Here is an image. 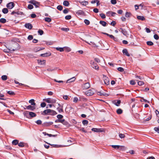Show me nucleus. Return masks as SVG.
Here are the masks:
<instances>
[{"instance_id":"47","label":"nucleus","mask_w":159,"mask_h":159,"mask_svg":"<svg viewBox=\"0 0 159 159\" xmlns=\"http://www.w3.org/2000/svg\"><path fill=\"white\" fill-rule=\"evenodd\" d=\"M61 30L65 32H67L69 30V29L68 28H61Z\"/></svg>"},{"instance_id":"7","label":"nucleus","mask_w":159,"mask_h":159,"mask_svg":"<svg viewBox=\"0 0 159 159\" xmlns=\"http://www.w3.org/2000/svg\"><path fill=\"white\" fill-rule=\"evenodd\" d=\"M92 131L96 132H101L103 131L102 129H99L97 128H93L92 129Z\"/></svg>"},{"instance_id":"18","label":"nucleus","mask_w":159,"mask_h":159,"mask_svg":"<svg viewBox=\"0 0 159 159\" xmlns=\"http://www.w3.org/2000/svg\"><path fill=\"white\" fill-rule=\"evenodd\" d=\"M117 102H116V101H115L114 102V104L116 105L117 106H119L120 105V104L121 103V101L120 100H117Z\"/></svg>"},{"instance_id":"4","label":"nucleus","mask_w":159,"mask_h":159,"mask_svg":"<svg viewBox=\"0 0 159 159\" xmlns=\"http://www.w3.org/2000/svg\"><path fill=\"white\" fill-rule=\"evenodd\" d=\"M95 92L94 89H92L87 91L86 92V94L88 96H91L93 95Z\"/></svg>"},{"instance_id":"19","label":"nucleus","mask_w":159,"mask_h":159,"mask_svg":"<svg viewBox=\"0 0 159 159\" xmlns=\"http://www.w3.org/2000/svg\"><path fill=\"white\" fill-rule=\"evenodd\" d=\"M36 116V114L33 112H29V118L30 117H34Z\"/></svg>"},{"instance_id":"52","label":"nucleus","mask_w":159,"mask_h":159,"mask_svg":"<svg viewBox=\"0 0 159 159\" xmlns=\"http://www.w3.org/2000/svg\"><path fill=\"white\" fill-rule=\"evenodd\" d=\"M84 22L86 25H89L90 24V21L87 19H85L84 20Z\"/></svg>"},{"instance_id":"39","label":"nucleus","mask_w":159,"mask_h":159,"mask_svg":"<svg viewBox=\"0 0 159 159\" xmlns=\"http://www.w3.org/2000/svg\"><path fill=\"white\" fill-rule=\"evenodd\" d=\"M80 3L83 6H86L88 4V2L87 1L82 2H80Z\"/></svg>"},{"instance_id":"64","label":"nucleus","mask_w":159,"mask_h":159,"mask_svg":"<svg viewBox=\"0 0 159 159\" xmlns=\"http://www.w3.org/2000/svg\"><path fill=\"white\" fill-rule=\"evenodd\" d=\"M78 99L77 97H75L73 98V101L74 102L76 103L77 102Z\"/></svg>"},{"instance_id":"56","label":"nucleus","mask_w":159,"mask_h":159,"mask_svg":"<svg viewBox=\"0 0 159 159\" xmlns=\"http://www.w3.org/2000/svg\"><path fill=\"white\" fill-rule=\"evenodd\" d=\"M119 136L120 138H124L125 137V135L124 134H119Z\"/></svg>"},{"instance_id":"40","label":"nucleus","mask_w":159,"mask_h":159,"mask_svg":"<svg viewBox=\"0 0 159 159\" xmlns=\"http://www.w3.org/2000/svg\"><path fill=\"white\" fill-rule=\"evenodd\" d=\"M45 142L46 143H47L48 144L52 146L53 147H54V148H58V147L59 145H56V144H50L49 143H47L46 142Z\"/></svg>"},{"instance_id":"43","label":"nucleus","mask_w":159,"mask_h":159,"mask_svg":"<svg viewBox=\"0 0 159 159\" xmlns=\"http://www.w3.org/2000/svg\"><path fill=\"white\" fill-rule=\"evenodd\" d=\"M7 93L10 95H12L15 94V93L14 92L12 91H7Z\"/></svg>"},{"instance_id":"3","label":"nucleus","mask_w":159,"mask_h":159,"mask_svg":"<svg viewBox=\"0 0 159 159\" xmlns=\"http://www.w3.org/2000/svg\"><path fill=\"white\" fill-rule=\"evenodd\" d=\"M44 101L48 103H56V100L54 99H52L51 98H45L43 99Z\"/></svg>"},{"instance_id":"8","label":"nucleus","mask_w":159,"mask_h":159,"mask_svg":"<svg viewBox=\"0 0 159 159\" xmlns=\"http://www.w3.org/2000/svg\"><path fill=\"white\" fill-rule=\"evenodd\" d=\"M26 108H24V109H27L28 110H30L31 111H33L35 109V107L34 106H32L31 105H29L28 106H25Z\"/></svg>"},{"instance_id":"32","label":"nucleus","mask_w":159,"mask_h":159,"mask_svg":"<svg viewBox=\"0 0 159 159\" xmlns=\"http://www.w3.org/2000/svg\"><path fill=\"white\" fill-rule=\"evenodd\" d=\"M116 112L118 114H120L123 112V111L120 108L116 110Z\"/></svg>"},{"instance_id":"21","label":"nucleus","mask_w":159,"mask_h":159,"mask_svg":"<svg viewBox=\"0 0 159 159\" xmlns=\"http://www.w3.org/2000/svg\"><path fill=\"white\" fill-rule=\"evenodd\" d=\"M53 124V122H46L44 123V125L48 126H50Z\"/></svg>"},{"instance_id":"26","label":"nucleus","mask_w":159,"mask_h":159,"mask_svg":"<svg viewBox=\"0 0 159 159\" xmlns=\"http://www.w3.org/2000/svg\"><path fill=\"white\" fill-rule=\"evenodd\" d=\"M19 143V141L16 139H15L13 140L12 142V144L14 145H16L17 144H18Z\"/></svg>"},{"instance_id":"31","label":"nucleus","mask_w":159,"mask_h":159,"mask_svg":"<svg viewBox=\"0 0 159 159\" xmlns=\"http://www.w3.org/2000/svg\"><path fill=\"white\" fill-rule=\"evenodd\" d=\"M25 143L22 142H20V143H18V145L19 147H22L24 146Z\"/></svg>"},{"instance_id":"60","label":"nucleus","mask_w":159,"mask_h":159,"mask_svg":"<svg viewBox=\"0 0 159 159\" xmlns=\"http://www.w3.org/2000/svg\"><path fill=\"white\" fill-rule=\"evenodd\" d=\"M99 15L102 19H104L106 18L105 15L104 14H100Z\"/></svg>"},{"instance_id":"55","label":"nucleus","mask_w":159,"mask_h":159,"mask_svg":"<svg viewBox=\"0 0 159 159\" xmlns=\"http://www.w3.org/2000/svg\"><path fill=\"white\" fill-rule=\"evenodd\" d=\"M117 70L120 72H123L124 70V69L121 67H119L118 68Z\"/></svg>"},{"instance_id":"41","label":"nucleus","mask_w":159,"mask_h":159,"mask_svg":"<svg viewBox=\"0 0 159 159\" xmlns=\"http://www.w3.org/2000/svg\"><path fill=\"white\" fill-rule=\"evenodd\" d=\"M63 106H62L61 107V108H60L59 107H57V110L58 111L59 113H61V112H63V110L62 109Z\"/></svg>"},{"instance_id":"2","label":"nucleus","mask_w":159,"mask_h":159,"mask_svg":"<svg viewBox=\"0 0 159 159\" xmlns=\"http://www.w3.org/2000/svg\"><path fill=\"white\" fill-rule=\"evenodd\" d=\"M57 114V113L55 111L50 109L45 110L41 113V114L43 115H50L52 116H54Z\"/></svg>"},{"instance_id":"36","label":"nucleus","mask_w":159,"mask_h":159,"mask_svg":"<svg viewBox=\"0 0 159 159\" xmlns=\"http://www.w3.org/2000/svg\"><path fill=\"white\" fill-rule=\"evenodd\" d=\"M104 83L107 85H108L109 84V81L108 78L104 80Z\"/></svg>"},{"instance_id":"57","label":"nucleus","mask_w":159,"mask_h":159,"mask_svg":"<svg viewBox=\"0 0 159 159\" xmlns=\"http://www.w3.org/2000/svg\"><path fill=\"white\" fill-rule=\"evenodd\" d=\"M28 8L29 9H32L34 8V7L32 5L30 4L28 5Z\"/></svg>"},{"instance_id":"22","label":"nucleus","mask_w":159,"mask_h":159,"mask_svg":"<svg viewBox=\"0 0 159 159\" xmlns=\"http://www.w3.org/2000/svg\"><path fill=\"white\" fill-rule=\"evenodd\" d=\"M137 19L139 20H141L142 21H143V20H144L145 19L144 16H137Z\"/></svg>"},{"instance_id":"50","label":"nucleus","mask_w":159,"mask_h":159,"mask_svg":"<svg viewBox=\"0 0 159 159\" xmlns=\"http://www.w3.org/2000/svg\"><path fill=\"white\" fill-rule=\"evenodd\" d=\"M140 101L142 102L143 101H144V102H147L148 103H149L150 102L149 101H148V100L145 99H144L143 98H142Z\"/></svg>"},{"instance_id":"17","label":"nucleus","mask_w":159,"mask_h":159,"mask_svg":"<svg viewBox=\"0 0 159 159\" xmlns=\"http://www.w3.org/2000/svg\"><path fill=\"white\" fill-rule=\"evenodd\" d=\"M29 112H30L28 111H25L23 113V114L27 118H29Z\"/></svg>"},{"instance_id":"49","label":"nucleus","mask_w":159,"mask_h":159,"mask_svg":"<svg viewBox=\"0 0 159 159\" xmlns=\"http://www.w3.org/2000/svg\"><path fill=\"white\" fill-rule=\"evenodd\" d=\"M71 15H67L65 16V19L67 20H69L71 19Z\"/></svg>"},{"instance_id":"5","label":"nucleus","mask_w":159,"mask_h":159,"mask_svg":"<svg viewBox=\"0 0 159 159\" xmlns=\"http://www.w3.org/2000/svg\"><path fill=\"white\" fill-rule=\"evenodd\" d=\"M15 4L12 2H10L6 5L7 7L9 9H12L15 6Z\"/></svg>"},{"instance_id":"1","label":"nucleus","mask_w":159,"mask_h":159,"mask_svg":"<svg viewBox=\"0 0 159 159\" xmlns=\"http://www.w3.org/2000/svg\"><path fill=\"white\" fill-rule=\"evenodd\" d=\"M9 50L11 51H17L20 48L19 44L16 42H13L10 45L9 47Z\"/></svg>"},{"instance_id":"30","label":"nucleus","mask_w":159,"mask_h":159,"mask_svg":"<svg viewBox=\"0 0 159 159\" xmlns=\"http://www.w3.org/2000/svg\"><path fill=\"white\" fill-rule=\"evenodd\" d=\"M69 3L68 1H65L63 2V4L65 6H68L69 5Z\"/></svg>"},{"instance_id":"16","label":"nucleus","mask_w":159,"mask_h":159,"mask_svg":"<svg viewBox=\"0 0 159 159\" xmlns=\"http://www.w3.org/2000/svg\"><path fill=\"white\" fill-rule=\"evenodd\" d=\"M57 69V68H54L53 67H49L47 69V70L49 72H52L53 71H54L55 70H56Z\"/></svg>"},{"instance_id":"15","label":"nucleus","mask_w":159,"mask_h":159,"mask_svg":"<svg viewBox=\"0 0 159 159\" xmlns=\"http://www.w3.org/2000/svg\"><path fill=\"white\" fill-rule=\"evenodd\" d=\"M122 52L125 55L129 57L130 56L129 54L128 53L127 50L126 49H124L122 50Z\"/></svg>"},{"instance_id":"54","label":"nucleus","mask_w":159,"mask_h":159,"mask_svg":"<svg viewBox=\"0 0 159 159\" xmlns=\"http://www.w3.org/2000/svg\"><path fill=\"white\" fill-rule=\"evenodd\" d=\"M131 14L130 12H126L125 14V16L127 17H130Z\"/></svg>"},{"instance_id":"14","label":"nucleus","mask_w":159,"mask_h":159,"mask_svg":"<svg viewBox=\"0 0 159 159\" xmlns=\"http://www.w3.org/2000/svg\"><path fill=\"white\" fill-rule=\"evenodd\" d=\"M106 14L108 16H109V15H111V16H115V15L116 14V13L115 12L111 11H108L107 12Z\"/></svg>"},{"instance_id":"46","label":"nucleus","mask_w":159,"mask_h":159,"mask_svg":"<svg viewBox=\"0 0 159 159\" xmlns=\"http://www.w3.org/2000/svg\"><path fill=\"white\" fill-rule=\"evenodd\" d=\"M137 81H138V80ZM138 84L139 85L141 86L144 84V83L143 81H138Z\"/></svg>"},{"instance_id":"61","label":"nucleus","mask_w":159,"mask_h":159,"mask_svg":"<svg viewBox=\"0 0 159 159\" xmlns=\"http://www.w3.org/2000/svg\"><path fill=\"white\" fill-rule=\"evenodd\" d=\"M40 106L41 107H45L46 106V104L44 102H43L41 103Z\"/></svg>"},{"instance_id":"6","label":"nucleus","mask_w":159,"mask_h":159,"mask_svg":"<svg viewBox=\"0 0 159 159\" xmlns=\"http://www.w3.org/2000/svg\"><path fill=\"white\" fill-rule=\"evenodd\" d=\"M90 87V84L89 83H86L82 85V88L84 90H86L88 89Z\"/></svg>"},{"instance_id":"44","label":"nucleus","mask_w":159,"mask_h":159,"mask_svg":"<svg viewBox=\"0 0 159 159\" xmlns=\"http://www.w3.org/2000/svg\"><path fill=\"white\" fill-rule=\"evenodd\" d=\"M57 9L60 11H61L63 9V7L61 5H58L57 7Z\"/></svg>"},{"instance_id":"24","label":"nucleus","mask_w":159,"mask_h":159,"mask_svg":"<svg viewBox=\"0 0 159 159\" xmlns=\"http://www.w3.org/2000/svg\"><path fill=\"white\" fill-rule=\"evenodd\" d=\"M2 12L4 14H6L8 13V10L7 8H4L2 9Z\"/></svg>"},{"instance_id":"35","label":"nucleus","mask_w":159,"mask_h":159,"mask_svg":"<svg viewBox=\"0 0 159 159\" xmlns=\"http://www.w3.org/2000/svg\"><path fill=\"white\" fill-rule=\"evenodd\" d=\"M1 78L3 81L6 80L7 78V76L6 75H3L2 76Z\"/></svg>"},{"instance_id":"29","label":"nucleus","mask_w":159,"mask_h":159,"mask_svg":"<svg viewBox=\"0 0 159 159\" xmlns=\"http://www.w3.org/2000/svg\"><path fill=\"white\" fill-rule=\"evenodd\" d=\"M99 23L103 26H106L107 25V23L105 21H100Z\"/></svg>"},{"instance_id":"62","label":"nucleus","mask_w":159,"mask_h":159,"mask_svg":"<svg viewBox=\"0 0 159 159\" xmlns=\"http://www.w3.org/2000/svg\"><path fill=\"white\" fill-rule=\"evenodd\" d=\"M154 38L156 40H158L159 38V36L157 34H155L154 35Z\"/></svg>"},{"instance_id":"53","label":"nucleus","mask_w":159,"mask_h":159,"mask_svg":"<svg viewBox=\"0 0 159 159\" xmlns=\"http://www.w3.org/2000/svg\"><path fill=\"white\" fill-rule=\"evenodd\" d=\"M92 67L95 69V70H98L99 69V67L97 65H96L95 66L93 65Z\"/></svg>"},{"instance_id":"20","label":"nucleus","mask_w":159,"mask_h":159,"mask_svg":"<svg viewBox=\"0 0 159 159\" xmlns=\"http://www.w3.org/2000/svg\"><path fill=\"white\" fill-rule=\"evenodd\" d=\"M75 80V77H73L67 80L66 83H69L74 81Z\"/></svg>"},{"instance_id":"12","label":"nucleus","mask_w":159,"mask_h":159,"mask_svg":"<svg viewBox=\"0 0 159 159\" xmlns=\"http://www.w3.org/2000/svg\"><path fill=\"white\" fill-rule=\"evenodd\" d=\"M78 15H84V11L82 10H79L75 12Z\"/></svg>"},{"instance_id":"58","label":"nucleus","mask_w":159,"mask_h":159,"mask_svg":"<svg viewBox=\"0 0 159 159\" xmlns=\"http://www.w3.org/2000/svg\"><path fill=\"white\" fill-rule=\"evenodd\" d=\"M36 123L39 125H41L42 124V122L41 120H39L36 121Z\"/></svg>"},{"instance_id":"27","label":"nucleus","mask_w":159,"mask_h":159,"mask_svg":"<svg viewBox=\"0 0 159 159\" xmlns=\"http://www.w3.org/2000/svg\"><path fill=\"white\" fill-rule=\"evenodd\" d=\"M56 49L57 50L59 51L60 52H62L64 51L63 48L57 47L56 48Z\"/></svg>"},{"instance_id":"45","label":"nucleus","mask_w":159,"mask_h":159,"mask_svg":"<svg viewBox=\"0 0 159 159\" xmlns=\"http://www.w3.org/2000/svg\"><path fill=\"white\" fill-rule=\"evenodd\" d=\"M147 44L149 46H152L153 45V43L152 41H148L147 42Z\"/></svg>"},{"instance_id":"37","label":"nucleus","mask_w":159,"mask_h":159,"mask_svg":"<svg viewBox=\"0 0 159 159\" xmlns=\"http://www.w3.org/2000/svg\"><path fill=\"white\" fill-rule=\"evenodd\" d=\"M44 20L45 21L48 22H50L51 21V19L49 17H46Z\"/></svg>"},{"instance_id":"23","label":"nucleus","mask_w":159,"mask_h":159,"mask_svg":"<svg viewBox=\"0 0 159 159\" xmlns=\"http://www.w3.org/2000/svg\"><path fill=\"white\" fill-rule=\"evenodd\" d=\"M34 99H31L29 101V102L32 105L35 106L36 105L35 103L34 102Z\"/></svg>"},{"instance_id":"34","label":"nucleus","mask_w":159,"mask_h":159,"mask_svg":"<svg viewBox=\"0 0 159 159\" xmlns=\"http://www.w3.org/2000/svg\"><path fill=\"white\" fill-rule=\"evenodd\" d=\"M111 146L112 148L117 149L119 148L120 147V146L118 145H112Z\"/></svg>"},{"instance_id":"51","label":"nucleus","mask_w":159,"mask_h":159,"mask_svg":"<svg viewBox=\"0 0 159 159\" xmlns=\"http://www.w3.org/2000/svg\"><path fill=\"white\" fill-rule=\"evenodd\" d=\"M38 33L40 35H42L43 34V30H39L38 31Z\"/></svg>"},{"instance_id":"10","label":"nucleus","mask_w":159,"mask_h":159,"mask_svg":"<svg viewBox=\"0 0 159 159\" xmlns=\"http://www.w3.org/2000/svg\"><path fill=\"white\" fill-rule=\"evenodd\" d=\"M15 14L18 15H24V13H23L22 12L20 11H13L11 13V15H14Z\"/></svg>"},{"instance_id":"11","label":"nucleus","mask_w":159,"mask_h":159,"mask_svg":"<svg viewBox=\"0 0 159 159\" xmlns=\"http://www.w3.org/2000/svg\"><path fill=\"white\" fill-rule=\"evenodd\" d=\"M51 53L50 52H46L43 54H41L40 55V56L43 57H47L51 56Z\"/></svg>"},{"instance_id":"48","label":"nucleus","mask_w":159,"mask_h":159,"mask_svg":"<svg viewBox=\"0 0 159 159\" xmlns=\"http://www.w3.org/2000/svg\"><path fill=\"white\" fill-rule=\"evenodd\" d=\"M88 121L87 120H84L82 121V123L84 125H86L88 124Z\"/></svg>"},{"instance_id":"25","label":"nucleus","mask_w":159,"mask_h":159,"mask_svg":"<svg viewBox=\"0 0 159 159\" xmlns=\"http://www.w3.org/2000/svg\"><path fill=\"white\" fill-rule=\"evenodd\" d=\"M38 62L39 64L41 65L45 64L46 62V61L45 60H43L42 61L41 60H38Z\"/></svg>"},{"instance_id":"38","label":"nucleus","mask_w":159,"mask_h":159,"mask_svg":"<svg viewBox=\"0 0 159 159\" xmlns=\"http://www.w3.org/2000/svg\"><path fill=\"white\" fill-rule=\"evenodd\" d=\"M120 150H122V151H125V150L127 148L124 146H120Z\"/></svg>"},{"instance_id":"42","label":"nucleus","mask_w":159,"mask_h":159,"mask_svg":"<svg viewBox=\"0 0 159 159\" xmlns=\"http://www.w3.org/2000/svg\"><path fill=\"white\" fill-rule=\"evenodd\" d=\"M40 5L39 2L36 1L35 2V4H34L33 5H34L36 8H37L39 7V5Z\"/></svg>"},{"instance_id":"28","label":"nucleus","mask_w":159,"mask_h":159,"mask_svg":"<svg viewBox=\"0 0 159 159\" xmlns=\"http://www.w3.org/2000/svg\"><path fill=\"white\" fill-rule=\"evenodd\" d=\"M97 94L98 95H101V96H102V95H103V96H106V95H108V94H107L106 93H102L101 91H100V92H97Z\"/></svg>"},{"instance_id":"63","label":"nucleus","mask_w":159,"mask_h":159,"mask_svg":"<svg viewBox=\"0 0 159 159\" xmlns=\"http://www.w3.org/2000/svg\"><path fill=\"white\" fill-rule=\"evenodd\" d=\"M130 83L131 85H134L136 83L134 80H131L130 81Z\"/></svg>"},{"instance_id":"9","label":"nucleus","mask_w":159,"mask_h":159,"mask_svg":"<svg viewBox=\"0 0 159 159\" xmlns=\"http://www.w3.org/2000/svg\"><path fill=\"white\" fill-rule=\"evenodd\" d=\"M25 27L29 30H31L33 28V25L30 23H26L25 25Z\"/></svg>"},{"instance_id":"13","label":"nucleus","mask_w":159,"mask_h":159,"mask_svg":"<svg viewBox=\"0 0 159 159\" xmlns=\"http://www.w3.org/2000/svg\"><path fill=\"white\" fill-rule=\"evenodd\" d=\"M119 31H120L125 36L127 34V32L125 29L120 28L119 30Z\"/></svg>"},{"instance_id":"59","label":"nucleus","mask_w":159,"mask_h":159,"mask_svg":"<svg viewBox=\"0 0 159 159\" xmlns=\"http://www.w3.org/2000/svg\"><path fill=\"white\" fill-rule=\"evenodd\" d=\"M57 117L58 119H61L63 118V116L59 114L57 116Z\"/></svg>"},{"instance_id":"33","label":"nucleus","mask_w":159,"mask_h":159,"mask_svg":"<svg viewBox=\"0 0 159 159\" xmlns=\"http://www.w3.org/2000/svg\"><path fill=\"white\" fill-rule=\"evenodd\" d=\"M6 22V20L4 18H1L0 19V22L4 24Z\"/></svg>"}]
</instances>
